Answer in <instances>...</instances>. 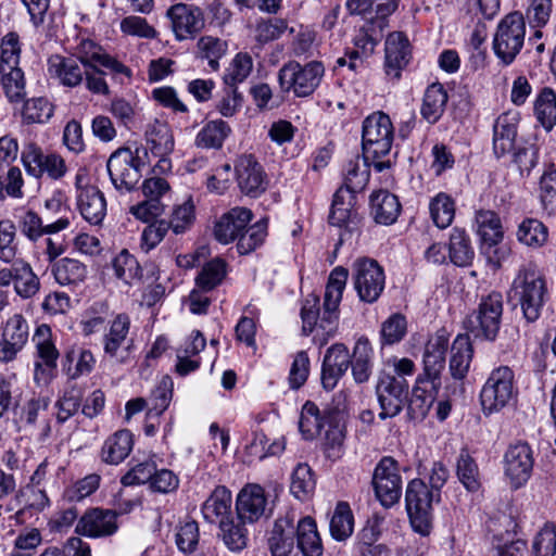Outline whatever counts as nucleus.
<instances>
[{"mask_svg":"<svg viewBox=\"0 0 556 556\" xmlns=\"http://www.w3.org/2000/svg\"><path fill=\"white\" fill-rule=\"evenodd\" d=\"M349 277V270L342 266L333 268L329 275L324 296V311L319 319V298L309 294L303 302L301 318L303 321L302 331L305 336L313 332L316 326L321 328L328 337H332L338 320V307L342 300L343 290Z\"/></svg>","mask_w":556,"mask_h":556,"instance_id":"obj_1","label":"nucleus"},{"mask_svg":"<svg viewBox=\"0 0 556 556\" xmlns=\"http://www.w3.org/2000/svg\"><path fill=\"white\" fill-rule=\"evenodd\" d=\"M511 290L528 323L539 319L547 300L548 290L544 275L534 264L522 266L513 281Z\"/></svg>","mask_w":556,"mask_h":556,"instance_id":"obj_2","label":"nucleus"},{"mask_svg":"<svg viewBox=\"0 0 556 556\" xmlns=\"http://www.w3.org/2000/svg\"><path fill=\"white\" fill-rule=\"evenodd\" d=\"M393 125L389 115L377 112L365 118L363 123L362 144L366 161H371L377 172L391 166L390 161H380L387 156L393 144Z\"/></svg>","mask_w":556,"mask_h":556,"instance_id":"obj_3","label":"nucleus"},{"mask_svg":"<svg viewBox=\"0 0 556 556\" xmlns=\"http://www.w3.org/2000/svg\"><path fill=\"white\" fill-rule=\"evenodd\" d=\"M503 315V296L491 292L482 296L478 308L464 321L465 329L476 339L493 341L498 334Z\"/></svg>","mask_w":556,"mask_h":556,"instance_id":"obj_4","label":"nucleus"},{"mask_svg":"<svg viewBox=\"0 0 556 556\" xmlns=\"http://www.w3.org/2000/svg\"><path fill=\"white\" fill-rule=\"evenodd\" d=\"M517 388L510 367L500 366L493 369L480 392V402L485 415L497 413L515 400Z\"/></svg>","mask_w":556,"mask_h":556,"instance_id":"obj_5","label":"nucleus"},{"mask_svg":"<svg viewBox=\"0 0 556 556\" xmlns=\"http://www.w3.org/2000/svg\"><path fill=\"white\" fill-rule=\"evenodd\" d=\"M140 152L147 156L146 149L119 148L108 160L106 168L115 189L131 191L141 178V168L144 162Z\"/></svg>","mask_w":556,"mask_h":556,"instance_id":"obj_6","label":"nucleus"},{"mask_svg":"<svg viewBox=\"0 0 556 556\" xmlns=\"http://www.w3.org/2000/svg\"><path fill=\"white\" fill-rule=\"evenodd\" d=\"M526 22L520 12L507 14L497 25L493 38L495 55L505 65L514 62L525 43Z\"/></svg>","mask_w":556,"mask_h":556,"instance_id":"obj_7","label":"nucleus"},{"mask_svg":"<svg viewBox=\"0 0 556 556\" xmlns=\"http://www.w3.org/2000/svg\"><path fill=\"white\" fill-rule=\"evenodd\" d=\"M324 74L325 67L319 61L305 65L289 62L279 70L278 80L285 91L292 90L296 97H308L319 86Z\"/></svg>","mask_w":556,"mask_h":556,"instance_id":"obj_8","label":"nucleus"},{"mask_svg":"<svg viewBox=\"0 0 556 556\" xmlns=\"http://www.w3.org/2000/svg\"><path fill=\"white\" fill-rule=\"evenodd\" d=\"M437 493L422 480H412L406 489L405 502L413 529L421 535H428L432 528V502Z\"/></svg>","mask_w":556,"mask_h":556,"instance_id":"obj_9","label":"nucleus"},{"mask_svg":"<svg viewBox=\"0 0 556 556\" xmlns=\"http://www.w3.org/2000/svg\"><path fill=\"white\" fill-rule=\"evenodd\" d=\"M352 280L359 300L370 304L380 298L386 285L383 268L376 260L368 257L354 261Z\"/></svg>","mask_w":556,"mask_h":556,"instance_id":"obj_10","label":"nucleus"},{"mask_svg":"<svg viewBox=\"0 0 556 556\" xmlns=\"http://www.w3.org/2000/svg\"><path fill=\"white\" fill-rule=\"evenodd\" d=\"M376 394L381 409L379 418H392L402 412L407 401L408 383L405 378L382 370L378 376Z\"/></svg>","mask_w":556,"mask_h":556,"instance_id":"obj_11","label":"nucleus"},{"mask_svg":"<svg viewBox=\"0 0 556 556\" xmlns=\"http://www.w3.org/2000/svg\"><path fill=\"white\" fill-rule=\"evenodd\" d=\"M371 483L377 498L384 507L397 503L402 494L397 462L390 456L382 457L374 470Z\"/></svg>","mask_w":556,"mask_h":556,"instance_id":"obj_12","label":"nucleus"},{"mask_svg":"<svg viewBox=\"0 0 556 556\" xmlns=\"http://www.w3.org/2000/svg\"><path fill=\"white\" fill-rule=\"evenodd\" d=\"M130 318L127 314H118L111 323L103 337V350L106 356L118 364L131 361L134 341L128 338Z\"/></svg>","mask_w":556,"mask_h":556,"instance_id":"obj_13","label":"nucleus"},{"mask_svg":"<svg viewBox=\"0 0 556 556\" xmlns=\"http://www.w3.org/2000/svg\"><path fill=\"white\" fill-rule=\"evenodd\" d=\"M22 161L26 172L40 178L45 174L53 180L62 178L67 170L64 159L55 153L45 155L41 148L34 142L24 146Z\"/></svg>","mask_w":556,"mask_h":556,"instance_id":"obj_14","label":"nucleus"},{"mask_svg":"<svg viewBox=\"0 0 556 556\" xmlns=\"http://www.w3.org/2000/svg\"><path fill=\"white\" fill-rule=\"evenodd\" d=\"M236 179L242 193L256 198L267 188V176L252 154H243L235 164Z\"/></svg>","mask_w":556,"mask_h":556,"instance_id":"obj_15","label":"nucleus"},{"mask_svg":"<svg viewBox=\"0 0 556 556\" xmlns=\"http://www.w3.org/2000/svg\"><path fill=\"white\" fill-rule=\"evenodd\" d=\"M237 518L242 522L253 523L262 517H268L271 509L267 507L264 489L258 484H248L238 494L236 501Z\"/></svg>","mask_w":556,"mask_h":556,"instance_id":"obj_16","label":"nucleus"},{"mask_svg":"<svg viewBox=\"0 0 556 556\" xmlns=\"http://www.w3.org/2000/svg\"><path fill=\"white\" fill-rule=\"evenodd\" d=\"M117 530V511L99 507L86 510L75 529L76 533L89 538L111 536Z\"/></svg>","mask_w":556,"mask_h":556,"instance_id":"obj_17","label":"nucleus"},{"mask_svg":"<svg viewBox=\"0 0 556 556\" xmlns=\"http://www.w3.org/2000/svg\"><path fill=\"white\" fill-rule=\"evenodd\" d=\"M28 340V324L21 314L10 317L0 340V362L10 363L24 349Z\"/></svg>","mask_w":556,"mask_h":556,"instance_id":"obj_18","label":"nucleus"},{"mask_svg":"<svg viewBox=\"0 0 556 556\" xmlns=\"http://www.w3.org/2000/svg\"><path fill=\"white\" fill-rule=\"evenodd\" d=\"M505 473L514 488L521 486L530 478L533 468L532 451L527 443L510 445L505 453Z\"/></svg>","mask_w":556,"mask_h":556,"instance_id":"obj_19","label":"nucleus"},{"mask_svg":"<svg viewBox=\"0 0 556 556\" xmlns=\"http://www.w3.org/2000/svg\"><path fill=\"white\" fill-rule=\"evenodd\" d=\"M253 218L251 210L236 206L224 213L214 225V238L222 244H228L238 239Z\"/></svg>","mask_w":556,"mask_h":556,"instance_id":"obj_20","label":"nucleus"},{"mask_svg":"<svg viewBox=\"0 0 556 556\" xmlns=\"http://www.w3.org/2000/svg\"><path fill=\"white\" fill-rule=\"evenodd\" d=\"M51 329L47 325H40L34 336L38 356L42 359L46 368L40 363L35 364V380L40 382L48 381L51 371L56 367L59 351L50 339Z\"/></svg>","mask_w":556,"mask_h":556,"instance_id":"obj_21","label":"nucleus"},{"mask_svg":"<svg viewBox=\"0 0 556 556\" xmlns=\"http://www.w3.org/2000/svg\"><path fill=\"white\" fill-rule=\"evenodd\" d=\"M173 30L179 40L199 33L204 26L202 12L199 8H190L187 4H176L168 11Z\"/></svg>","mask_w":556,"mask_h":556,"instance_id":"obj_22","label":"nucleus"},{"mask_svg":"<svg viewBox=\"0 0 556 556\" xmlns=\"http://www.w3.org/2000/svg\"><path fill=\"white\" fill-rule=\"evenodd\" d=\"M74 58L88 68L102 66L116 73H126L128 70L122 63L104 54L102 48L90 39H81L75 47Z\"/></svg>","mask_w":556,"mask_h":556,"instance_id":"obj_23","label":"nucleus"},{"mask_svg":"<svg viewBox=\"0 0 556 556\" xmlns=\"http://www.w3.org/2000/svg\"><path fill=\"white\" fill-rule=\"evenodd\" d=\"M294 538V516L287 513L277 518L267 539L271 556H288L293 549Z\"/></svg>","mask_w":556,"mask_h":556,"instance_id":"obj_24","label":"nucleus"},{"mask_svg":"<svg viewBox=\"0 0 556 556\" xmlns=\"http://www.w3.org/2000/svg\"><path fill=\"white\" fill-rule=\"evenodd\" d=\"M410 49L407 37L400 31L392 33L386 40V72L400 78L401 71L409 61Z\"/></svg>","mask_w":556,"mask_h":556,"instance_id":"obj_25","label":"nucleus"},{"mask_svg":"<svg viewBox=\"0 0 556 556\" xmlns=\"http://www.w3.org/2000/svg\"><path fill=\"white\" fill-rule=\"evenodd\" d=\"M79 63L74 56L65 58L53 54L48 59V72L50 76L58 78L62 85L76 87L83 81L86 73V67L79 65Z\"/></svg>","mask_w":556,"mask_h":556,"instance_id":"obj_26","label":"nucleus"},{"mask_svg":"<svg viewBox=\"0 0 556 556\" xmlns=\"http://www.w3.org/2000/svg\"><path fill=\"white\" fill-rule=\"evenodd\" d=\"M440 386L417 378L407 406L410 419L422 420L428 415L435 401Z\"/></svg>","mask_w":556,"mask_h":556,"instance_id":"obj_27","label":"nucleus"},{"mask_svg":"<svg viewBox=\"0 0 556 556\" xmlns=\"http://www.w3.org/2000/svg\"><path fill=\"white\" fill-rule=\"evenodd\" d=\"M77 205L81 216L91 225L101 224L106 214L103 193L94 186H87L79 190Z\"/></svg>","mask_w":556,"mask_h":556,"instance_id":"obj_28","label":"nucleus"},{"mask_svg":"<svg viewBox=\"0 0 556 556\" xmlns=\"http://www.w3.org/2000/svg\"><path fill=\"white\" fill-rule=\"evenodd\" d=\"M446 340L438 338L429 341L424 354V372L418 379L441 384V372L445 366Z\"/></svg>","mask_w":556,"mask_h":556,"instance_id":"obj_29","label":"nucleus"},{"mask_svg":"<svg viewBox=\"0 0 556 556\" xmlns=\"http://www.w3.org/2000/svg\"><path fill=\"white\" fill-rule=\"evenodd\" d=\"M68 226L70 220L64 216H61L54 223L43 225L41 217L31 210H28L20 219L21 231L30 241H36L43 235L56 233Z\"/></svg>","mask_w":556,"mask_h":556,"instance_id":"obj_30","label":"nucleus"},{"mask_svg":"<svg viewBox=\"0 0 556 556\" xmlns=\"http://www.w3.org/2000/svg\"><path fill=\"white\" fill-rule=\"evenodd\" d=\"M401 204L396 195L379 190L370 197V213L376 223L392 225L399 217Z\"/></svg>","mask_w":556,"mask_h":556,"instance_id":"obj_31","label":"nucleus"},{"mask_svg":"<svg viewBox=\"0 0 556 556\" xmlns=\"http://www.w3.org/2000/svg\"><path fill=\"white\" fill-rule=\"evenodd\" d=\"M355 193L349 189H338L333 195L329 214V224L337 227H350L357 224V214L353 211Z\"/></svg>","mask_w":556,"mask_h":556,"instance_id":"obj_32","label":"nucleus"},{"mask_svg":"<svg viewBox=\"0 0 556 556\" xmlns=\"http://www.w3.org/2000/svg\"><path fill=\"white\" fill-rule=\"evenodd\" d=\"M132 445V434L129 430L116 431L105 440L102 446V460L106 464L118 465L129 455Z\"/></svg>","mask_w":556,"mask_h":556,"instance_id":"obj_33","label":"nucleus"},{"mask_svg":"<svg viewBox=\"0 0 556 556\" xmlns=\"http://www.w3.org/2000/svg\"><path fill=\"white\" fill-rule=\"evenodd\" d=\"M296 544L303 556H321L323 544L317 532V526L312 517H304L294 528Z\"/></svg>","mask_w":556,"mask_h":556,"instance_id":"obj_34","label":"nucleus"},{"mask_svg":"<svg viewBox=\"0 0 556 556\" xmlns=\"http://www.w3.org/2000/svg\"><path fill=\"white\" fill-rule=\"evenodd\" d=\"M517 123L514 116L502 114L494 124L493 149L497 156H502L515 149Z\"/></svg>","mask_w":556,"mask_h":556,"instance_id":"obj_35","label":"nucleus"},{"mask_svg":"<svg viewBox=\"0 0 556 556\" xmlns=\"http://www.w3.org/2000/svg\"><path fill=\"white\" fill-rule=\"evenodd\" d=\"M473 350L468 336L459 334L451 349L450 372L456 380H463L472 359Z\"/></svg>","mask_w":556,"mask_h":556,"instance_id":"obj_36","label":"nucleus"},{"mask_svg":"<svg viewBox=\"0 0 556 556\" xmlns=\"http://www.w3.org/2000/svg\"><path fill=\"white\" fill-rule=\"evenodd\" d=\"M231 492L226 486H217L202 506V513L211 523L230 518Z\"/></svg>","mask_w":556,"mask_h":556,"instance_id":"obj_37","label":"nucleus"},{"mask_svg":"<svg viewBox=\"0 0 556 556\" xmlns=\"http://www.w3.org/2000/svg\"><path fill=\"white\" fill-rule=\"evenodd\" d=\"M448 97L443 85H430L425 92L420 114L429 124H435L445 111Z\"/></svg>","mask_w":556,"mask_h":556,"instance_id":"obj_38","label":"nucleus"},{"mask_svg":"<svg viewBox=\"0 0 556 556\" xmlns=\"http://www.w3.org/2000/svg\"><path fill=\"white\" fill-rule=\"evenodd\" d=\"M231 134V127L223 119H214L204 124L195 136L198 148L218 150Z\"/></svg>","mask_w":556,"mask_h":556,"instance_id":"obj_39","label":"nucleus"},{"mask_svg":"<svg viewBox=\"0 0 556 556\" xmlns=\"http://www.w3.org/2000/svg\"><path fill=\"white\" fill-rule=\"evenodd\" d=\"M374 351L367 338H359L351 359L352 375L357 383L367 382L371 375Z\"/></svg>","mask_w":556,"mask_h":556,"instance_id":"obj_40","label":"nucleus"},{"mask_svg":"<svg viewBox=\"0 0 556 556\" xmlns=\"http://www.w3.org/2000/svg\"><path fill=\"white\" fill-rule=\"evenodd\" d=\"M477 231L483 247L492 248L503 239V228L498 215L493 211H479L476 214Z\"/></svg>","mask_w":556,"mask_h":556,"instance_id":"obj_41","label":"nucleus"},{"mask_svg":"<svg viewBox=\"0 0 556 556\" xmlns=\"http://www.w3.org/2000/svg\"><path fill=\"white\" fill-rule=\"evenodd\" d=\"M516 236L521 244L539 249L548 240V228L538 218L528 217L518 225Z\"/></svg>","mask_w":556,"mask_h":556,"instance_id":"obj_42","label":"nucleus"},{"mask_svg":"<svg viewBox=\"0 0 556 556\" xmlns=\"http://www.w3.org/2000/svg\"><path fill=\"white\" fill-rule=\"evenodd\" d=\"M52 273L61 286L78 285L87 277V267L78 260L63 257L54 262Z\"/></svg>","mask_w":556,"mask_h":556,"instance_id":"obj_43","label":"nucleus"},{"mask_svg":"<svg viewBox=\"0 0 556 556\" xmlns=\"http://www.w3.org/2000/svg\"><path fill=\"white\" fill-rule=\"evenodd\" d=\"M448 254L451 262L460 267L471 265L475 251L464 229L454 228L450 236Z\"/></svg>","mask_w":556,"mask_h":556,"instance_id":"obj_44","label":"nucleus"},{"mask_svg":"<svg viewBox=\"0 0 556 556\" xmlns=\"http://www.w3.org/2000/svg\"><path fill=\"white\" fill-rule=\"evenodd\" d=\"M333 414L320 415L317 405L313 402H306L300 415L299 430L303 438L311 440L319 435L321 429L327 425V419L331 418Z\"/></svg>","mask_w":556,"mask_h":556,"instance_id":"obj_45","label":"nucleus"},{"mask_svg":"<svg viewBox=\"0 0 556 556\" xmlns=\"http://www.w3.org/2000/svg\"><path fill=\"white\" fill-rule=\"evenodd\" d=\"M197 56L206 61L210 68L216 72L219 70V60L227 53L228 45L218 37L202 36L197 42Z\"/></svg>","mask_w":556,"mask_h":556,"instance_id":"obj_46","label":"nucleus"},{"mask_svg":"<svg viewBox=\"0 0 556 556\" xmlns=\"http://www.w3.org/2000/svg\"><path fill=\"white\" fill-rule=\"evenodd\" d=\"M534 115L546 131L556 125V92L545 87L538 94L534 102Z\"/></svg>","mask_w":556,"mask_h":556,"instance_id":"obj_47","label":"nucleus"},{"mask_svg":"<svg viewBox=\"0 0 556 556\" xmlns=\"http://www.w3.org/2000/svg\"><path fill=\"white\" fill-rule=\"evenodd\" d=\"M456 473L467 491L477 492L480 490L481 481L478 465L466 448H463L457 457Z\"/></svg>","mask_w":556,"mask_h":556,"instance_id":"obj_48","label":"nucleus"},{"mask_svg":"<svg viewBox=\"0 0 556 556\" xmlns=\"http://www.w3.org/2000/svg\"><path fill=\"white\" fill-rule=\"evenodd\" d=\"M14 271V290L16 294L22 299L35 296L40 289V280L34 273L30 264L25 260H18L17 269Z\"/></svg>","mask_w":556,"mask_h":556,"instance_id":"obj_49","label":"nucleus"},{"mask_svg":"<svg viewBox=\"0 0 556 556\" xmlns=\"http://www.w3.org/2000/svg\"><path fill=\"white\" fill-rule=\"evenodd\" d=\"M96 359L89 350L72 349L65 353L63 368L71 379L90 374L94 367Z\"/></svg>","mask_w":556,"mask_h":556,"instance_id":"obj_50","label":"nucleus"},{"mask_svg":"<svg viewBox=\"0 0 556 556\" xmlns=\"http://www.w3.org/2000/svg\"><path fill=\"white\" fill-rule=\"evenodd\" d=\"M244 523L239 519L236 522L233 518L219 521L220 536L225 545L232 552H239L248 544V531Z\"/></svg>","mask_w":556,"mask_h":556,"instance_id":"obj_51","label":"nucleus"},{"mask_svg":"<svg viewBox=\"0 0 556 556\" xmlns=\"http://www.w3.org/2000/svg\"><path fill=\"white\" fill-rule=\"evenodd\" d=\"M147 143L155 156H163L174 149L173 136L165 124L155 122L146 130Z\"/></svg>","mask_w":556,"mask_h":556,"instance_id":"obj_52","label":"nucleus"},{"mask_svg":"<svg viewBox=\"0 0 556 556\" xmlns=\"http://www.w3.org/2000/svg\"><path fill=\"white\" fill-rule=\"evenodd\" d=\"M354 517L346 502H339L330 520V533L337 541H344L353 533Z\"/></svg>","mask_w":556,"mask_h":556,"instance_id":"obj_53","label":"nucleus"},{"mask_svg":"<svg viewBox=\"0 0 556 556\" xmlns=\"http://www.w3.org/2000/svg\"><path fill=\"white\" fill-rule=\"evenodd\" d=\"M267 237V219L263 218L245 228L238 237L237 250L245 255L261 247Z\"/></svg>","mask_w":556,"mask_h":556,"instance_id":"obj_54","label":"nucleus"},{"mask_svg":"<svg viewBox=\"0 0 556 556\" xmlns=\"http://www.w3.org/2000/svg\"><path fill=\"white\" fill-rule=\"evenodd\" d=\"M54 109V104L45 97L31 98L25 102L22 116L27 124H45L53 116Z\"/></svg>","mask_w":556,"mask_h":556,"instance_id":"obj_55","label":"nucleus"},{"mask_svg":"<svg viewBox=\"0 0 556 556\" xmlns=\"http://www.w3.org/2000/svg\"><path fill=\"white\" fill-rule=\"evenodd\" d=\"M226 277V263L220 258H214L206 263L199 273L195 282L197 287L208 292L222 283Z\"/></svg>","mask_w":556,"mask_h":556,"instance_id":"obj_56","label":"nucleus"},{"mask_svg":"<svg viewBox=\"0 0 556 556\" xmlns=\"http://www.w3.org/2000/svg\"><path fill=\"white\" fill-rule=\"evenodd\" d=\"M112 265L116 277L128 285L142 278V269L138 261L127 250L121 251L114 257Z\"/></svg>","mask_w":556,"mask_h":556,"instance_id":"obj_57","label":"nucleus"},{"mask_svg":"<svg viewBox=\"0 0 556 556\" xmlns=\"http://www.w3.org/2000/svg\"><path fill=\"white\" fill-rule=\"evenodd\" d=\"M17 255L16 227L12 220L2 219L0 220V261L12 263L21 260Z\"/></svg>","mask_w":556,"mask_h":556,"instance_id":"obj_58","label":"nucleus"},{"mask_svg":"<svg viewBox=\"0 0 556 556\" xmlns=\"http://www.w3.org/2000/svg\"><path fill=\"white\" fill-rule=\"evenodd\" d=\"M429 208L431 218L438 228L444 229L452 224L455 215V205L450 195L439 193L431 200Z\"/></svg>","mask_w":556,"mask_h":556,"instance_id":"obj_59","label":"nucleus"},{"mask_svg":"<svg viewBox=\"0 0 556 556\" xmlns=\"http://www.w3.org/2000/svg\"><path fill=\"white\" fill-rule=\"evenodd\" d=\"M326 426L328 428L325 432L324 452L328 458L337 460L341 457L343 452L344 429L339 421L336 420L334 415L327 419Z\"/></svg>","mask_w":556,"mask_h":556,"instance_id":"obj_60","label":"nucleus"},{"mask_svg":"<svg viewBox=\"0 0 556 556\" xmlns=\"http://www.w3.org/2000/svg\"><path fill=\"white\" fill-rule=\"evenodd\" d=\"M287 29L288 23L286 20L277 17L261 18L255 24L254 38L258 43L265 45L279 39Z\"/></svg>","mask_w":556,"mask_h":556,"instance_id":"obj_61","label":"nucleus"},{"mask_svg":"<svg viewBox=\"0 0 556 556\" xmlns=\"http://www.w3.org/2000/svg\"><path fill=\"white\" fill-rule=\"evenodd\" d=\"M315 489L312 469L306 464H299L292 473L290 490L299 500H305Z\"/></svg>","mask_w":556,"mask_h":556,"instance_id":"obj_62","label":"nucleus"},{"mask_svg":"<svg viewBox=\"0 0 556 556\" xmlns=\"http://www.w3.org/2000/svg\"><path fill=\"white\" fill-rule=\"evenodd\" d=\"M83 390L77 386H71L65 390L62 397L56 402L58 414L56 419L59 422H65L73 415L77 413L81 405Z\"/></svg>","mask_w":556,"mask_h":556,"instance_id":"obj_63","label":"nucleus"},{"mask_svg":"<svg viewBox=\"0 0 556 556\" xmlns=\"http://www.w3.org/2000/svg\"><path fill=\"white\" fill-rule=\"evenodd\" d=\"M540 200L548 215L556 208V169L546 170L540 180Z\"/></svg>","mask_w":556,"mask_h":556,"instance_id":"obj_64","label":"nucleus"}]
</instances>
